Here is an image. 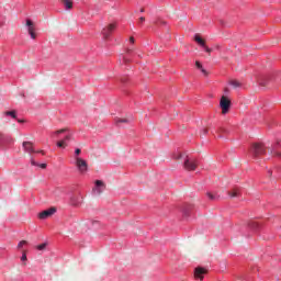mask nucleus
Returning <instances> with one entry per match:
<instances>
[{
  "instance_id": "obj_28",
  "label": "nucleus",
  "mask_w": 281,
  "mask_h": 281,
  "mask_svg": "<svg viewBox=\"0 0 281 281\" xmlns=\"http://www.w3.org/2000/svg\"><path fill=\"white\" fill-rule=\"evenodd\" d=\"M71 139V134H67L61 142H65V145L67 146V143Z\"/></svg>"
},
{
  "instance_id": "obj_43",
  "label": "nucleus",
  "mask_w": 281,
  "mask_h": 281,
  "mask_svg": "<svg viewBox=\"0 0 281 281\" xmlns=\"http://www.w3.org/2000/svg\"><path fill=\"white\" fill-rule=\"evenodd\" d=\"M18 122H19L20 124H22L23 120H18Z\"/></svg>"
},
{
  "instance_id": "obj_13",
  "label": "nucleus",
  "mask_w": 281,
  "mask_h": 281,
  "mask_svg": "<svg viewBox=\"0 0 281 281\" xmlns=\"http://www.w3.org/2000/svg\"><path fill=\"white\" fill-rule=\"evenodd\" d=\"M272 155H276V157H281V140H277V143L273 145Z\"/></svg>"
},
{
  "instance_id": "obj_15",
  "label": "nucleus",
  "mask_w": 281,
  "mask_h": 281,
  "mask_svg": "<svg viewBox=\"0 0 281 281\" xmlns=\"http://www.w3.org/2000/svg\"><path fill=\"white\" fill-rule=\"evenodd\" d=\"M269 82H271V78H269V77H261L259 79L260 87H267V85H269Z\"/></svg>"
},
{
  "instance_id": "obj_36",
  "label": "nucleus",
  "mask_w": 281,
  "mask_h": 281,
  "mask_svg": "<svg viewBox=\"0 0 281 281\" xmlns=\"http://www.w3.org/2000/svg\"><path fill=\"white\" fill-rule=\"evenodd\" d=\"M130 43H135V37H130Z\"/></svg>"
},
{
  "instance_id": "obj_17",
  "label": "nucleus",
  "mask_w": 281,
  "mask_h": 281,
  "mask_svg": "<svg viewBox=\"0 0 281 281\" xmlns=\"http://www.w3.org/2000/svg\"><path fill=\"white\" fill-rule=\"evenodd\" d=\"M228 196H231V199H236V196H240V191L238 189H233V191H228Z\"/></svg>"
},
{
  "instance_id": "obj_39",
  "label": "nucleus",
  "mask_w": 281,
  "mask_h": 281,
  "mask_svg": "<svg viewBox=\"0 0 281 281\" xmlns=\"http://www.w3.org/2000/svg\"><path fill=\"white\" fill-rule=\"evenodd\" d=\"M181 157H182L181 154H179V155L176 156L175 158H176V159H181Z\"/></svg>"
},
{
  "instance_id": "obj_34",
  "label": "nucleus",
  "mask_w": 281,
  "mask_h": 281,
  "mask_svg": "<svg viewBox=\"0 0 281 281\" xmlns=\"http://www.w3.org/2000/svg\"><path fill=\"white\" fill-rule=\"evenodd\" d=\"M21 260H22L23 262H25V260H27V255L23 254L22 257H21Z\"/></svg>"
},
{
  "instance_id": "obj_1",
  "label": "nucleus",
  "mask_w": 281,
  "mask_h": 281,
  "mask_svg": "<svg viewBox=\"0 0 281 281\" xmlns=\"http://www.w3.org/2000/svg\"><path fill=\"white\" fill-rule=\"evenodd\" d=\"M75 166L80 175H86V172L89 171V165L87 164V160L80 157H75Z\"/></svg>"
},
{
  "instance_id": "obj_32",
  "label": "nucleus",
  "mask_w": 281,
  "mask_h": 281,
  "mask_svg": "<svg viewBox=\"0 0 281 281\" xmlns=\"http://www.w3.org/2000/svg\"><path fill=\"white\" fill-rule=\"evenodd\" d=\"M204 52H206V54H212V48L205 46V47H204Z\"/></svg>"
},
{
  "instance_id": "obj_7",
  "label": "nucleus",
  "mask_w": 281,
  "mask_h": 281,
  "mask_svg": "<svg viewBox=\"0 0 281 281\" xmlns=\"http://www.w3.org/2000/svg\"><path fill=\"white\" fill-rule=\"evenodd\" d=\"M26 27L31 38L33 41H36V26L34 25V22H32V20H26Z\"/></svg>"
},
{
  "instance_id": "obj_25",
  "label": "nucleus",
  "mask_w": 281,
  "mask_h": 281,
  "mask_svg": "<svg viewBox=\"0 0 281 281\" xmlns=\"http://www.w3.org/2000/svg\"><path fill=\"white\" fill-rule=\"evenodd\" d=\"M67 131H68L67 128H61L59 131L53 132L50 134V137H56V135H61L63 133H67Z\"/></svg>"
},
{
  "instance_id": "obj_9",
  "label": "nucleus",
  "mask_w": 281,
  "mask_h": 281,
  "mask_svg": "<svg viewBox=\"0 0 281 281\" xmlns=\"http://www.w3.org/2000/svg\"><path fill=\"white\" fill-rule=\"evenodd\" d=\"M54 214H56V207H50L48 210H45L38 213V218L40 221H45L49 218V216H54Z\"/></svg>"
},
{
  "instance_id": "obj_27",
  "label": "nucleus",
  "mask_w": 281,
  "mask_h": 281,
  "mask_svg": "<svg viewBox=\"0 0 281 281\" xmlns=\"http://www.w3.org/2000/svg\"><path fill=\"white\" fill-rule=\"evenodd\" d=\"M47 247V243H43V244H40L38 246H36V249L38 251H43L44 249H46Z\"/></svg>"
},
{
  "instance_id": "obj_33",
  "label": "nucleus",
  "mask_w": 281,
  "mask_h": 281,
  "mask_svg": "<svg viewBox=\"0 0 281 281\" xmlns=\"http://www.w3.org/2000/svg\"><path fill=\"white\" fill-rule=\"evenodd\" d=\"M81 150L80 148H76L75 149V157H79L78 155H80Z\"/></svg>"
},
{
  "instance_id": "obj_12",
  "label": "nucleus",
  "mask_w": 281,
  "mask_h": 281,
  "mask_svg": "<svg viewBox=\"0 0 281 281\" xmlns=\"http://www.w3.org/2000/svg\"><path fill=\"white\" fill-rule=\"evenodd\" d=\"M22 147L24 149V153H29V155H32V153H35L34 144H32V142H23Z\"/></svg>"
},
{
  "instance_id": "obj_20",
  "label": "nucleus",
  "mask_w": 281,
  "mask_h": 281,
  "mask_svg": "<svg viewBox=\"0 0 281 281\" xmlns=\"http://www.w3.org/2000/svg\"><path fill=\"white\" fill-rule=\"evenodd\" d=\"M65 10H71L74 8V1L71 0H64Z\"/></svg>"
},
{
  "instance_id": "obj_24",
  "label": "nucleus",
  "mask_w": 281,
  "mask_h": 281,
  "mask_svg": "<svg viewBox=\"0 0 281 281\" xmlns=\"http://www.w3.org/2000/svg\"><path fill=\"white\" fill-rule=\"evenodd\" d=\"M131 120L128 119H115V124H128Z\"/></svg>"
},
{
  "instance_id": "obj_14",
  "label": "nucleus",
  "mask_w": 281,
  "mask_h": 281,
  "mask_svg": "<svg viewBox=\"0 0 281 281\" xmlns=\"http://www.w3.org/2000/svg\"><path fill=\"white\" fill-rule=\"evenodd\" d=\"M192 204H188L182 209V214L186 218H188L190 216V214H192Z\"/></svg>"
},
{
  "instance_id": "obj_30",
  "label": "nucleus",
  "mask_w": 281,
  "mask_h": 281,
  "mask_svg": "<svg viewBox=\"0 0 281 281\" xmlns=\"http://www.w3.org/2000/svg\"><path fill=\"white\" fill-rule=\"evenodd\" d=\"M71 203L72 205H80V203H82V198H80L78 201H74V199H71Z\"/></svg>"
},
{
  "instance_id": "obj_23",
  "label": "nucleus",
  "mask_w": 281,
  "mask_h": 281,
  "mask_svg": "<svg viewBox=\"0 0 281 281\" xmlns=\"http://www.w3.org/2000/svg\"><path fill=\"white\" fill-rule=\"evenodd\" d=\"M194 41L198 42L201 47H205V41H203V38H201V36L195 35Z\"/></svg>"
},
{
  "instance_id": "obj_29",
  "label": "nucleus",
  "mask_w": 281,
  "mask_h": 281,
  "mask_svg": "<svg viewBox=\"0 0 281 281\" xmlns=\"http://www.w3.org/2000/svg\"><path fill=\"white\" fill-rule=\"evenodd\" d=\"M65 140L57 142V148H66Z\"/></svg>"
},
{
  "instance_id": "obj_38",
  "label": "nucleus",
  "mask_w": 281,
  "mask_h": 281,
  "mask_svg": "<svg viewBox=\"0 0 281 281\" xmlns=\"http://www.w3.org/2000/svg\"><path fill=\"white\" fill-rule=\"evenodd\" d=\"M34 153H41L42 155H45V151H43V150H37V151H34Z\"/></svg>"
},
{
  "instance_id": "obj_2",
  "label": "nucleus",
  "mask_w": 281,
  "mask_h": 281,
  "mask_svg": "<svg viewBox=\"0 0 281 281\" xmlns=\"http://www.w3.org/2000/svg\"><path fill=\"white\" fill-rule=\"evenodd\" d=\"M196 166H199V160L194 157H186L183 162L184 170L193 171L196 170Z\"/></svg>"
},
{
  "instance_id": "obj_44",
  "label": "nucleus",
  "mask_w": 281,
  "mask_h": 281,
  "mask_svg": "<svg viewBox=\"0 0 281 281\" xmlns=\"http://www.w3.org/2000/svg\"><path fill=\"white\" fill-rule=\"evenodd\" d=\"M140 12H144V9H140Z\"/></svg>"
},
{
  "instance_id": "obj_37",
  "label": "nucleus",
  "mask_w": 281,
  "mask_h": 281,
  "mask_svg": "<svg viewBox=\"0 0 281 281\" xmlns=\"http://www.w3.org/2000/svg\"><path fill=\"white\" fill-rule=\"evenodd\" d=\"M139 21L144 22V21H146V18L140 16V18H139Z\"/></svg>"
},
{
  "instance_id": "obj_45",
  "label": "nucleus",
  "mask_w": 281,
  "mask_h": 281,
  "mask_svg": "<svg viewBox=\"0 0 281 281\" xmlns=\"http://www.w3.org/2000/svg\"><path fill=\"white\" fill-rule=\"evenodd\" d=\"M269 172V175H270V177H271V171H268Z\"/></svg>"
},
{
  "instance_id": "obj_19",
  "label": "nucleus",
  "mask_w": 281,
  "mask_h": 281,
  "mask_svg": "<svg viewBox=\"0 0 281 281\" xmlns=\"http://www.w3.org/2000/svg\"><path fill=\"white\" fill-rule=\"evenodd\" d=\"M249 227H250V229H254V232L260 231V224H258L257 222H250Z\"/></svg>"
},
{
  "instance_id": "obj_8",
  "label": "nucleus",
  "mask_w": 281,
  "mask_h": 281,
  "mask_svg": "<svg viewBox=\"0 0 281 281\" xmlns=\"http://www.w3.org/2000/svg\"><path fill=\"white\" fill-rule=\"evenodd\" d=\"M106 189V184L102 180H95L94 187L92 189L93 194H100L101 192H104Z\"/></svg>"
},
{
  "instance_id": "obj_35",
  "label": "nucleus",
  "mask_w": 281,
  "mask_h": 281,
  "mask_svg": "<svg viewBox=\"0 0 281 281\" xmlns=\"http://www.w3.org/2000/svg\"><path fill=\"white\" fill-rule=\"evenodd\" d=\"M202 135H207V130L206 128L202 130Z\"/></svg>"
},
{
  "instance_id": "obj_4",
  "label": "nucleus",
  "mask_w": 281,
  "mask_h": 281,
  "mask_svg": "<svg viewBox=\"0 0 281 281\" xmlns=\"http://www.w3.org/2000/svg\"><path fill=\"white\" fill-rule=\"evenodd\" d=\"M266 153L265 145L262 144H254L250 149V155H252V157H260V155H265Z\"/></svg>"
},
{
  "instance_id": "obj_22",
  "label": "nucleus",
  "mask_w": 281,
  "mask_h": 281,
  "mask_svg": "<svg viewBox=\"0 0 281 281\" xmlns=\"http://www.w3.org/2000/svg\"><path fill=\"white\" fill-rule=\"evenodd\" d=\"M206 196L210 199V201H218V194L216 193L207 192Z\"/></svg>"
},
{
  "instance_id": "obj_21",
  "label": "nucleus",
  "mask_w": 281,
  "mask_h": 281,
  "mask_svg": "<svg viewBox=\"0 0 281 281\" xmlns=\"http://www.w3.org/2000/svg\"><path fill=\"white\" fill-rule=\"evenodd\" d=\"M31 165L37 166L38 168H42L43 170H45V168H47V164H38V162L34 161V158H31Z\"/></svg>"
},
{
  "instance_id": "obj_5",
  "label": "nucleus",
  "mask_w": 281,
  "mask_h": 281,
  "mask_svg": "<svg viewBox=\"0 0 281 281\" xmlns=\"http://www.w3.org/2000/svg\"><path fill=\"white\" fill-rule=\"evenodd\" d=\"M132 54H133V48H127L125 55L121 54L119 57L120 65H126V64L131 63Z\"/></svg>"
},
{
  "instance_id": "obj_31",
  "label": "nucleus",
  "mask_w": 281,
  "mask_h": 281,
  "mask_svg": "<svg viewBox=\"0 0 281 281\" xmlns=\"http://www.w3.org/2000/svg\"><path fill=\"white\" fill-rule=\"evenodd\" d=\"M23 245H27V241H26V240H21V241L18 244V249L23 248Z\"/></svg>"
},
{
  "instance_id": "obj_40",
  "label": "nucleus",
  "mask_w": 281,
  "mask_h": 281,
  "mask_svg": "<svg viewBox=\"0 0 281 281\" xmlns=\"http://www.w3.org/2000/svg\"><path fill=\"white\" fill-rule=\"evenodd\" d=\"M224 93H229V89L225 88Z\"/></svg>"
},
{
  "instance_id": "obj_26",
  "label": "nucleus",
  "mask_w": 281,
  "mask_h": 281,
  "mask_svg": "<svg viewBox=\"0 0 281 281\" xmlns=\"http://www.w3.org/2000/svg\"><path fill=\"white\" fill-rule=\"evenodd\" d=\"M231 87H234L235 89H238V87H243V83L236 80L229 81Z\"/></svg>"
},
{
  "instance_id": "obj_16",
  "label": "nucleus",
  "mask_w": 281,
  "mask_h": 281,
  "mask_svg": "<svg viewBox=\"0 0 281 281\" xmlns=\"http://www.w3.org/2000/svg\"><path fill=\"white\" fill-rule=\"evenodd\" d=\"M195 67L196 69H200L201 74H203V76H207V70H205V68H203V64H201V61H195Z\"/></svg>"
},
{
  "instance_id": "obj_3",
  "label": "nucleus",
  "mask_w": 281,
  "mask_h": 281,
  "mask_svg": "<svg viewBox=\"0 0 281 281\" xmlns=\"http://www.w3.org/2000/svg\"><path fill=\"white\" fill-rule=\"evenodd\" d=\"M220 108L222 109L223 115H226V113H229V109L232 108V101L223 95L220 100Z\"/></svg>"
},
{
  "instance_id": "obj_18",
  "label": "nucleus",
  "mask_w": 281,
  "mask_h": 281,
  "mask_svg": "<svg viewBox=\"0 0 281 281\" xmlns=\"http://www.w3.org/2000/svg\"><path fill=\"white\" fill-rule=\"evenodd\" d=\"M5 117H12V120H16V111H7L3 113Z\"/></svg>"
},
{
  "instance_id": "obj_6",
  "label": "nucleus",
  "mask_w": 281,
  "mask_h": 281,
  "mask_svg": "<svg viewBox=\"0 0 281 281\" xmlns=\"http://www.w3.org/2000/svg\"><path fill=\"white\" fill-rule=\"evenodd\" d=\"M117 27V23H111L108 26L103 27L102 35L104 38H109L113 32H115V29Z\"/></svg>"
},
{
  "instance_id": "obj_11",
  "label": "nucleus",
  "mask_w": 281,
  "mask_h": 281,
  "mask_svg": "<svg viewBox=\"0 0 281 281\" xmlns=\"http://www.w3.org/2000/svg\"><path fill=\"white\" fill-rule=\"evenodd\" d=\"M0 144H14V138L8 134L0 133Z\"/></svg>"
},
{
  "instance_id": "obj_41",
  "label": "nucleus",
  "mask_w": 281,
  "mask_h": 281,
  "mask_svg": "<svg viewBox=\"0 0 281 281\" xmlns=\"http://www.w3.org/2000/svg\"><path fill=\"white\" fill-rule=\"evenodd\" d=\"M2 19H3V15L0 13V23H1Z\"/></svg>"
},
{
  "instance_id": "obj_42",
  "label": "nucleus",
  "mask_w": 281,
  "mask_h": 281,
  "mask_svg": "<svg viewBox=\"0 0 281 281\" xmlns=\"http://www.w3.org/2000/svg\"><path fill=\"white\" fill-rule=\"evenodd\" d=\"M121 82H126V78H124V79H121Z\"/></svg>"
},
{
  "instance_id": "obj_10",
  "label": "nucleus",
  "mask_w": 281,
  "mask_h": 281,
  "mask_svg": "<svg viewBox=\"0 0 281 281\" xmlns=\"http://www.w3.org/2000/svg\"><path fill=\"white\" fill-rule=\"evenodd\" d=\"M205 273H207V269L202 268V267H198L194 270V278L196 280H203V278H204L203 276H205Z\"/></svg>"
}]
</instances>
